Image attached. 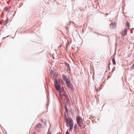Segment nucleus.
<instances>
[{
  "mask_svg": "<svg viewBox=\"0 0 134 134\" xmlns=\"http://www.w3.org/2000/svg\"><path fill=\"white\" fill-rule=\"evenodd\" d=\"M65 121L66 123V126L68 127L70 126L69 131H71L74 125L73 121L72 119L70 118H69L68 119L65 116Z\"/></svg>",
  "mask_w": 134,
  "mask_h": 134,
  "instance_id": "1",
  "label": "nucleus"
},
{
  "mask_svg": "<svg viewBox=\"0 0 134 134\" xmlns=\"http://www.w3.org/2000/svg\"><path fill=\"white\" fill-rule=\"evenodd\" d=\"M76 121L80 126H81V123H83L82 119L80 116H78L76 118Z\"/></svg>",
  "mask_w": 134,
  "mask_h": 134,
  "instance_id": "2",
  "label": "nucleus"
},
{
  "mask_svg": "<svg viewBox=\"0 0 134 134\" xmlns=\"http://www.w3.org/2000/svg\"><path fill=\"white\" fill-rule=\"evenodd\" d=\"M128 29L127 28H125L121 32V34L122 35L125 36L127 34V32Z\"/></svg>",
  "mask_w": 134,
  "mask_h": 134,
  "instance_id": "3",
  "label": "nucleus"
},
{
  "mask_svg": "<svg viewBox=\"0 0 134 134\" xmlns=\"http://www.w3.org/2000/svg\"><path fill=\"white\" fill-rule=\"evenodd\" d=\"M66 83L68 87L71 88L72 87V85L70 83V81L69 80H67Z\"/></svg>",
  "mask_w": 134,
  "mask_h": 134,
  "instance_id": "4",
  "label": "nucleus"
},
{
  "mask_svg": "<svg viewBox=\"0 0 134 134\" xmlns=\"http://www.w3.org/2000/svg\"><path fill=\"white\" fill-rule=\"evenodd\" d=\"M56 85H55V87L56 89L57 90L59 91V90H60V86L58 84H56Z\"/></svg>",
  "mask_w": 134,
  "mask_h": 134,
  "instance_id": "5",
  "label": "nucleus"
},
{
  "mask_svg": "<svg viewBox=\"0 0 134 134\" xmlns=\"http://www.w3.org/2000/svg\"><path fill=\"white\" fill-rule=\"evenodd\" d=\"M10 7H6L4 9V10L7 12H9L10 10Z\"/></svg>",
  "mask_w": 134,
  "mask_h": 134,
  "instance_id": "6",
  "label": "nucleus"
},
{
  "mask_svg": "<svg viewBox=\"0 0 134 134\" xmlns=\"http://www.w3.org/2000/svg\"><path fill=\"white\" fill-rule=\"evenodd\" d=\"M110 26L111 28L114 29L115 27V24L113 23L111 24L110 25Z\"/></svg>",
  "mask_w": 134,
  "mask_h": 134,
  "instance_id": "7",
  "label": "nucleus"
},
{
  "mask_svg": "<svg viewBox=\"0 0 134 134\" xmlns=\"http://www.w3.org/2000/svg\"><path fill=\"white\" fill-rule=\"evenodd\" d=\"M62 77H63V80L65 81H66L67 80L66 79V77L65 76L64 74H63L62 75Z\"/></svg>",
  "mask_w": 134,
  "mask_h": 134,
  "instance_id": "8",
  "label": "nucleus"
},
{
  "mask_svg": "<svg viewBox=\"0 0 134 134\" xmlns=\"http://www.w3.org/2000/svg\"><path fill=\"white\" fill-rule=\"evenodd\" d=\"M9 22V20L8 19H7L4 22V25H7V24Z\"/></svg>",
  "mask_w": 134,
  "mask_h": 134,
  "instance_id": "9",
  "label": "nucleus"
},
{
  "mask_svg": "<svg viewBox=\"0 0 134 134\" xmlns=\"http://www.w3.org/2000/svg\"><path fill=\"white\" fill-rule=\"evenodd\" d=\"M77 125L76 124L75 125L74 127V131H75L77 129Z\"/></svg>",
  "mask_w": 134,
  "mask_h": 134,
  "instance_id": "10",
  "label": "nucleus"
},
{
  "mask_svg": "<svg viewBox=\"0 0 134 134\" xmlns=\"http://www.w3.org/2000/svg\"><path fill=\"white\" fill-rule=\"evenodd\" d=\"M112 62L113 63V64L114 65H115L116 64V62H115V59L114 58H113L112 59Z\"/></svg>",
  "mask_w": 134,
  "mask_h": 134,
  "instance_id": "11",
  "label": "nucleus"
},
{
  "mask_svg": "<svg viewBox=\"0 0 134 134\" xmlns=\"http://www.w3.org/2000/svg\"><path fill=\"white\" fill-rule=\"evenodd\" d=\"M67 66V68L70 71V69L69 66V64H66Z\"/></svg>",
  "mask_w": 134,
  "mask_h": 134,
  "instance_id": "12",
  "label": "nucleus"
},
{
  "mask_svg": "<svg viewBox=\"0 0 134 134\" xmlns=\"http://www.w3.org/2000/svg\"><path fill=\"white\" fill-rule=\"evenodd\" d=\"M57 84H58V82L56 80H55L54 81V85H55Z\"/></svg>",
  "mask_w": 134,
  "mask_h": 134,
  "instance_id": "13",
  "label": "nucleus"
},
{
  "mask_svg": "<svg viewBox=\"0 0 134 134\" xmlns=\"http://www.w3.org/2000/svg\"><path fill=\"white\" fill-rule=\"evenodd\" d=\"M64 95L65 96V98L66 99V100H68V97L66 94H64Z\"/></svg>",
  "mask_w": 134,
  "mask_h": 134,
  "instance_id": "14",
  "label": "nucleus"
},
{
  "mask_svg": "<svg viewBox=\"0 0 134 134\" xmlns=\"http://www.w3.org/2000/svg\"><path fill=\"white\" fill-rule=\"evenodd\" d=\"M65 110L66 112H68V109H67V108L66 106H65Z\"/></svg>",
  "mask_w": 134,
  "mask_h": 134,
  "instance_id": "15",
  "label": "nucleus"
},
{
  "mask_svg": "<svg viewBox=\"0 0 134 134\" xmlns=\"http://www.w3.org/2000/svg\"><path fill=\"white\" fill-rule=\"evenodd\" d=\"M127 26L128 29H129V24H128V23L127 22Z\"/></svg>",
  "mask_w": 134,
  "mask_h": 134,
  "instance_id": "16",
  "label": "nucleus"
},
{
  "mask_svg": "<svg viewBox=\"0 0 134 134\" xmlns=\"http://www.w3.org/2000/svg\"><path fill=\"white\" fill-rule=\"evenodd\" d=\"M132 68L133 69H134V63L132 65Z\"/></svg>",
  "mask_w": 134,
  "mask_h": 134,
  "instance_id": "17",
  "label": "nucleus"
},
{
  "mask_svg": "<svg viewBox=\"0 0 134 134\" xmlns=\"http://www.w3.org/2000/svg\"><path fill=\"white\" fill-rule=\"evenodd\" d=\"M41 124H39L37 126V127H39V126H41Z\"/></svg>",
  "mask_w": 134,
  "mask_h": 134,
  "instance_id": "18",
  "label": "nucleus"
},
{
  "mask_svg": "<svg viewBox=\"0 0 134 134\" xmlns=\"http://www.w3.org/2000/svg\"><path fill=\"white\" fill-rule=\"evenodd\" d=\"M69 134V133L68 132V131H67L66 132V134Z\"/></svg>",
  "mask_w": 134,
  "mask_h": 134,
  "instance_id": "19",
  "label": "nucleus"
},
{
  "mask_svg": "<svg viewBox=\"0 0 134 134\" xmlns=\"http://www.w3.org/2000/svg\"><path fill=\"white\" fill-rule=\"evenodd\" d=\"M48 134H51V133L50 132H48Z\"/></svg>",
  "mask_w": 134,
  "mask_h": 134,
  "instance_id": "20",
  "label": "nucleus"
},
{
  "mask_svg": "<svg viewBox=\"0 0 134 134\" xmlns=\"http://www.w3.org/2000/svg\"><path fill=\"white\" fill-rule=\"evenodd\" d=\"M0 24H1V23H0Z\"/></svg>",
  "mask_w": 134,
  "mask_h": 134,
  "instance_id": "21",
  "label": "nucleus"
}]
</instances>
